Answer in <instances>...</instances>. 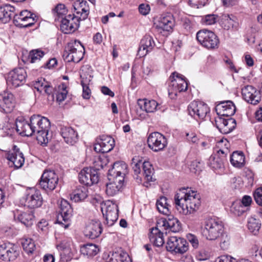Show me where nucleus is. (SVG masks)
Instances as JSON below:
<instances>
[{"mask_svg": "<svg viewBox=\"0 0 262 262\" xmlns=\"http://www.w3.org/2000/svg\"><path fill=\"white\" fill-rule=\"evenodd\" d=\"M177 209L184 215L190 214L199 208V198L196 191L189 188L180 189L174 196Z\"/></svg>", "mask_w": 262, "mask_h": 262, "instance_id": "obj_1", "label": "nucleus"}, {"mask_svg": "<svg viewBox=\"0 0 262 262\" xmlns=\"http://www.w3.org/2000/svg\"><path fill=\"white\" fill-rule=\"evenodd\" d=\"M162 228L177 232L181 230V227L178 220L172 215L160 219L157 222V226L152 228L149 234L150 242L157 247L162 246L164 243L163 233L161 232Z\"/></svg>", "mask_w": 262, "mask_h": 262, "instance_id": "obj_2", "label": "nucleus"}, {"mask_svg": "<svg viewBox=\"0 0 262 262\" xmlns=\"http://www.w3.org/2000/svg\"><path fill=\"white\" fill-rule=\"evenodd\" d=\"M224 226L221 221L215 219L210 218L207 219L202 228V234L204 237L209 241H214L222 236L223 238L221 244L225 245L229 242V238L226 234L223 233Z\"/></svg>", "mask_w": 262, "mask_h": 262, "instance_id": "obj_3", "label": "nucleus"}, {"mask_svg": "<svg viewBox=\"0 0 262 262\" xmlns=\"http://www.w3.org/2000/svg\"><path fill=\"white\" fill-rule=\"evenodd\" d=\"M132 164L134 172V177L137 183H140L142 182V175L146 181L143 184L145 187H148V182L155 181V179L153 178L154 170L150 162L148 161L142 162L139 161L138 162H134Z\"/></svg>", "mask_w": 262, "mask_h": 262, "instance_id": "obj_4", "label": "nucleus"}, {"mask_svg": "<svg viewBox=\"0 0 262 262\" xmlns=\"http://www.w3.org/2000/svg\"><path fill=\"white\" fill-rule=\"evenodd\" d=\"M84 48L79 41L75 40L68 43L63 52V57L67 61L78 63L81 61L84 55Z\"/></svg>", "mask_w": 262, "mask_h": 262, "instance_id": "obj_5", "label": "nucleus"}, {"mask_svg": "<svg viewBox=\"0 0 262 262\" xmlns=\"http://www.w3.org/2000/svg\"><path fill=\"white\" fill-rule=\"evenodd\" d=\"M198 41L208 49L217 48L220 43L218 37L212 31L207 30L199 31L196 35Z\"/></svg>", "mask_w": 262, "mask_h": 262, "instance_id": "obj_6", "label": "nucleus"}, {"mask_svg": "<svg viewBox=\"0 0 262 262\" xmlns=\"http://www.w3.org/2000/svg\"><path fill=\"white\" fill-rule=\"evenodd\" d=\"M26 78L27 73L22 68H15L5 76L7 85L14 88L23 85L25 82Z\"/></svg>", "mask_w": 262, "mask_h": 262, "instance_id": "obj_7", "label": "nucleus"}, {"mask_svg": "<svg viewBox=\"0 0 262 262\" xmlns=\"http://www.w3.org/2000/svg\"><path fill=\"white\" fill-rule=\"evenodd\" d=\"M58 182V177L54 170H46L40 178L39 185L41 189L47 191H52L55 189Z\"/></svg>", "mask_w": 262, "mask_h": 262, "instance_id": "obj_8", "label": "nucleus"}, {"mask_svg": "<svg viewBox=\"0 0 262 262\" xmlns=\"http://www.w3.org/2000/svg\"><path fill=\"white\" fill-rule=\"evenodd\" d=\"M72 212L73 209L68 202L62 200L60 203L59 213L57 215L56 223L62 225L65 228L68 227Z\"/></svg>", "mask_w": 262, "mask_h": 262, "instance_id": "obj_9", "label": "nucleus"}, {"mask_svg": "<svg viewBox=\"0 0 262 262\" xmlns=\"http://www.w3.org/2000/svg\"><path fill=\"white\" fill-rule=\"evenodd\" d=\"M209 111L208 105L201 101L192 102L188 106L189 115L196 120H203Z\"/></svg>", "mask_w": 262, "mask_h": 262, "instance_id": "obj_10", "label": "nucleus"}, {"mask_svg": "<svg viewBox=\"0 0 262 262\" xmlns=\"http://www.w3.org/2000/svg\"><path fill=\"white\" fill-rule=\"evenodd\" d=\"M147 142L148 147L155 152L163 150L167 145L166 138L159 132L151 133L147 138Z\"/></svg>", "mask_w": 262, "mask_h": 262, "instance_id": "obj_11", "label": "nucleus"}, {"mask_svg": "<svg viewBox=\"0 0 262 262\" xmlns=\"http://www.w3.org/2000/svg\"><path fill=\"white\" fill-rule=\"evenodd\" d=\"M101 211L105 219L104 224L108 226H113L118 218V206L116 204L108 202L101 207Z\"/></svg>", "mask_w": 262, "mask_h": 262, "instance_id": "obj_12", "label": "nucleus"}, {"mask_svg": "<svg viewBox=\"0 0 262 262\" xmlns=\"http://www.w3.org/2000/svg\"><path fill=\"white\" fill-rule=\"evenodd\" d=\"M3 156L9 161L10 166H14L15 169L21 168L25 162V158L23 152L15 145L13 146L12 151H5Z\"/></svg>", "mask_w": 262, "mask_h": 262, "instance_id": "obj_13", "label": "nucleus"}, {"mask_svg": "<svg viewBox=\"0 0 262 262\" xmlns=\"http://www.w3.org/2000/svg\"><path fill=\"white\" fill-rule=\"evenodd\" d=\"M36 20V16L35 14L25 10L20 12L18 15H15L13 21L17 27L27 28L32 26Z\"/></svg>", "mask_w": 262, "mask_h": 262, "instance_id": "obj_14", "label": "nucleus"}, {"mask_svg": "<svg viewBox=\"0 0 262 262\" xmlns=\"http://www.w3.org/2000/svg\"><path fill=\"white\" fill-rule=\"evenodd\" d=\"M21 202L24 206L33 209L40 207L42 204L43 199L39 190L32 189L21 200Z\"/></svg>", "mask_w": 262, "mask_h": 262, "instance_id": "obj_15", "label": "nucleus"}, {"mask_svg": "<svg viewBox=\"0 0 262 262\" xmlns=\"http://www.w3.org/2000/svg\"><path fill=\"white\" fill-rule=\"evenodd\" d=\"M115 140L110 136L103 135L96 140L94 149L97 152L107 153L114 147Z\"/></svg>", "mask_w": 262, "mask_h": 262, "instance_id": "obj_16", "label": "nucleus"}, {"mask_svg": "<svg viewBox=\"0 0 262 262\" xmlns=\"http://www.w3.org/2000/svg\"><path fill=\"white\" fill-rule=\"evenodd\" d=\"M79 182L85 185L91 186L99 181L98 172L91 167L84 168L79 173Z\"/></svg>", "mask_w": 262, "mask_h": 262, "instance_id": "obj_17", "label": "nucleus"}, {"mask_svg": "<svg viewBox=\"0 0 262 262\" xmlns=\"http://www.w3.org/2000/svg\"><path fill=\"white\" fill-rule=\"evenodd\" d=\"M80 20L74 15H68L61 20L60 30L64 34L75 32L79 27Z\"/></svg>", "mask_w": 262, "mask_h": 262, "instance_id": "obj_18", "label": "nucleus"}, {"mask_svg": "<svg viewBox=\"0 0 262 262\" xmlns=\"http://www.w3.org/2000/svg\"><path fill=\"white\" fill-rule=\"evenodd\" d=\"M214 125L221 133L227 134L235 128L236 121L235 119L231 118L225 119L222 116H217L215 119Z\"/></svg>", "mask_w": 262, "mask_h": 262, "instance_id": "obj_19", "label": "nucleus"}, {"mask_svg": "<svg viewBox=\"0 0 262 262\" xmlns=\"http://www.w3.org/2000/svg\"><path fill=\"white\" fill-rule=\"evenodd\" d=\"M242 94L245 101L253 105L259 103L261 99L260 92L251 85L244 86L242 90Z\"/></svg>", "mask_w": 262, "mask_h": 262, "instance_id": "obj_20", "label": "nucleus"}, {"mask_svg": "<svg viewBox=\"0 0 262 262\" xmlns=\"http://www.w3.org/2000/svg\"><path fill=\"white\" fill-rule=\"evenodd\" d=\"M127 166L123 161H118L113 165L112 169L108 170V175L114 179H117V182H123L124 177L127 173Z\"/></svg>", "mask_w": 262, "mask_h": 262, "instance_id": "obj_21", "label": "nucleus"}, {"mask_svg": "<svg viewBox=\"0 0 262 262\" xmlns=\"http://www.w3.org/2000/svg\"><path fill=\"white\" fill-rule=\"evenodd\" d=\"M174 25V21L172 16L167 15L162 17L156 26V28L161 33H164L166 35L169 32H172Z\"/></svg>", "mask_w": 262, "mask_h": 262, "instance_id": "obj_22", "label": "nucleus"}, {"mask_svg": "<svg viewBox=\"0 0 262 262\" xmlns=\"http://www.w3.org/2000/svg\"><path fill=\"white\" fill-rule=\"evenodd\" d=\"M218 116L230 117L233 115L236 111L233 102L230 100L222 101L215 107Z\"/></svg>", "mask_w": 262, "mask_h": 262, "instance_id": "obj_23", "label": "nucleus"}, {"mask_svg": "<svg viewBox=\"0 0 262 262\" xmlns=\"http://www.w3.org/2000/svg\"><path fill=\"white\" fill-rule=\"evenodd\" d=\"M102 231L100 222L93 220L86 225L84 230V234L85 236L91 239H95L100 236Z\"/></svg>", "mask_w": 262, "mask_h": 262, "instance_id": "obj_24", "label": "nucleus"}, {"mask_svg": "<svg viewBox=\"0 0 262 262\" xmlns=\"http://www.w3.org/2000/svg\"><path fill=\"white\" fill-rule=\"evenodd\" d=\"M39 129L36 135V139L41 143H46L48 142V132L50 128V122L49 120L44 117L41 116Z\"/></svg>", "mask_w": 262, "mask_h": 262, "instance_id": "obj_25", "label": "nucleus"}, {"mask_svg": "<svg viewBox=\"0 0 262 262\" xmlns=\"http://www.w3.org/2000/svg\"><path fill=\"white\" fill-rule=\"evenodd\" d=\"M155 45L153 38L150 35H145L140 41L138 55L140 57L145 56L153 50Z\"/></svg>", "mask_w": 262, "mask_h": 262, "instance_id": "obj_26", "label": "nucleus"}, {"mask_svg": "<svg viewBox=\"0 0 262 262\" xmlns=\"http://www.w3.org/2000/svg\"><path fill=\"white\" fill-rule=\"evenodd\" d=\"M18 255L13 246L9 243H4L1 245V259L6 261H10L15 259Z\"/></svg>", "mask_w": 262, "mask_h": 262, "instance_id": "obj_27", "label": "nucleus"}, {"mask_svg": "<svg viewBox=\"0 0 262 262\" xmlns=\"http://www.w3.org/2000/svg\"><path fill=\"white\" fill-rule=\"evenodd\" d=\"M72 246H73V243L70 239H64L57 245L58 250L62 251L60 253L61 258H63L66 261L72 258L73 255L71 247Z\"/></svg>", "mask_w": 262, "mask_h": 262, "instance_id": "obj_28", "label": "nucleus"}, {"mask_svg": "<svg viewBox=\"0 0 262 262\" xmlns=\"http://www.w3.org/2000/svg\"><path fill=\"white\" fill-rule=\"evenodd\" d=\"M73 6L76 13L80 14V16H77L80 20H85L88 17L89 7L86 1L77 0L74 3Z\"/></svg>", "mask_w": 262, "mask_h": 262, "instance_id": "obj_29", "label": "nucleus"}, {"mask_svg": "<svg viewBox=\"0 0 262 262\" xmlns=\"http://www.w3.org/2000/svg\"><path fill=\"white\" fill-rule=\"evenodd\" d=\"M60 133L67 144L73 145L78 140V134L71 127L62 126Z\"/></svg>", "mask_w": 262, "mask_h": 262, "instance_id": "obj_30", "label": "nucleus"}, {"mask_svg": "<svg viewBox=\"0 0 262 262\" xmlns=\"http://www.w3.org/2000/svg\"><path fill=\"white\" fill-rule=\"evenodd\" d=\"M3 104L1 108L5 113H9L13 110L15 100L14 95L10 92H5L3 95Z\"/></svg>", "mask_w": 262, "mask_h": 262, "instance_id": "obj_31", "label": "nucleus"}, {"mask_svg": "<svg viewBox=\"0 0 262 262\" xmlns=\"http://www.w3.org/2000/svg\"><path fill=\"white\" fill-rule=\"evenodd\" d=\"M14 218L17 220L27 227L31 226L35 218L33 211L19 213L18 211L14 213Z\"/></svg>", "mask_w": 262, "mask_h": 262, "instance_id": "obj_32", "label": "nucleus"}, {"mask_svg": "<svg viewBox=\"0 0 262 262\" xmlns=\"http://www.w3.org/2000/svg\"><path fill=\"white\" fill-rule=\"evenodd\" d=\"M15 127L16 131L24 136H31L35 133L32 127L31 122L29 123L25 120H17L15 122Z\"/></svg>", "mask_w": 262, "mask_h": 262, "instance_id": "obj_33", "label": "nucleus"}, {"mask_svg": "<svg viewBox=\"0 0 262 262\" xmlns=\"http://www.w3.org/2000/svg\"><path fill=\"white\" fill-rule=\"evenodd\" d=\"M180 76L177 72H173L170 76L169 80L170 82L168 84V91L169 96H177L178 93H180L179 90V82L178 78Z\"/></svg>", "mask_w": 262, "mask_h": 262, "instance_id": "obj_34", "label": "nucleus"}, {"mask_svg": "<svg viewBox=\"0 0 262 262\" xmlns=\"http://www.w3.org/2000/svg\"><path fill=\"white\" fill-rule=\"evenodd\" d=\"M15 126L14 120L6 116L1 127V130L3 131V134H1V135L2 136H11L14 133Z\"/></svg>", "mask_w": 262, "mask_h": 262, "instance_id": "obj_35", "label": "nucleus"}, {"mask_svg": "<svg viewBox=\"0 0 262 262\" xmlns=\"http://www.w3.org/2000/svg\"><path fill=\"white\" fill-rule=\"evenodd\" d=\"M138 105L141 110L145 111L147 113H152L156 110L158 103L154 100L139 99L138 100Z\"/></svg>", "mask_w": 262, "mask_h": 262, "instance_id": "obj_36", "label": "nucleus"}, {"mask_svg": "<svg viewBox=\"0 0 262 262\" xmlns=\"http://www.w3.org/2000/svg\"><path fill=\"white\" fill-rule=\"evenodd\" d=\"M88 188L84 186H79L71 194V199L75 202L84 200L88 196Z\"/></svg>", "mask_w": 262, "mask_h": 262, "instance_id": "obj_37", "label": "nucleus"}, {"mask_svg": "<svg viewBox=\"0 0 262 262\" xmlns=\"http://www.w3.org/2000/svg\"><path fill=\"white\" fill-rule=\"evenodd\" d=\"M117 178L114 179L113 182L106 184L105 192L107 195L114 196L120 190L123 182H117Z\"/></svg>", "mask_w": 262, "mask_h": 262, "instance_id": "obj_38", "label": "nucleus"}, {"mask_svg": "<svg viewBox=\"0 0 262 262\" xmlns=\"http://www.w3.org/2000/svg\"><path fill=\"white\" fill-rule=\"evenodd\" d=\"M14 11V7L10 5H5L1 6V23L6 24L11 19Z\"/></svg>", "mask_w": 262, "mask_h": 262, "instance_id": "obj_39", "label": "nucleus"}, {"mask_svg": "<svg viewBox=\"0 0 262 262\" xmlns=\"http://www.w3.org/2000/svg\"><path fill=\"white\" fill-rule=\"evenodd\" d=\"M230 162L236 167H242L245 165V156L243 152L234 151L230 156Z\"/></svg>", "mask_w": 262, "mask_h": 262, "instance_id": "obj_40", "label": "nucleus"}, {"mask_svg": "<svg viewBox=\"0 0 262 262\" xmlns=\"http://www.w3.org/2000/svg\"><path fill=\"white\" fill-rule=\"evenodd\" d=\"M99 249L97 246L93 244L84 245L81 247L80 252L81 254L88 257L94 256L99 252Z\"/></svg>", "mask_w": 262, "mask_h": 262, "instance_id": "obj_41", "label": "nucleus"}, {"mask_svg": "<svg viewBox=\"0 0 262 262\" xmlns=\"http://www.w3.org/2000/svg\"><path fill=\"white\" fill-rule=\"evenodd\" d=\"M156 206L158 211L164 214L168 215L170 213L169 205L166 197L161 196L157 201Z\"/></svg>", "mask_w": 262, "mask_h": 262, "instance_id": "obj_42", "label": "nucleus"}, {"mask_svg": "<svg viewBox=\"0 0 262 262\" xmlns=\"http://www.w3.org/2000/svg\"><path fill=\"white\" fill-rule=\"evenodd\" d=\"M247 226L249 231L253 234L256 235L260 228L261 223L258 219L254 217H251L248 219Z\"/></svg>", "mask_w": 262, "mask_h": 262, "instance_id": "obj_43", "label": "nucleus"}, {"mask_svg": "<svg viewBox=\"0 0 262 262\" xmlns=\"http://www.w3.org/2000/svg\"><path fill=\"white\" fill-rule=\"evenodd\" d=\"M221 23L225 29L229 30L233 28L235 20L228 14H224L221 16Z\"/></svg>", "mask_w": 262, "mask_h": 262, "instance_id": "obj_44", "label": "nucleus"}, {"mask_svg": "<svg viewBox=\"0 0 262 262\" xmlns=\"http://www.w3.org/2000/svg\"><path fill=\"white\" fill-rule=\"evenodd\" d=\"M45 52L39 49L31 50L29 54L28 59L31 63H35L40 60L44 56Z\"/></svg>", "mask_w": 262, "mask_h": 262, "instance_id": "obj_45", "label": "nucleus"}, {"mask_svg": "<svg viewBox=\"0 0 262 262\" xmlns=\"http://www.w3.org/2000/svg\"><path fill=\"white\" fill-rule=\"evenodd\" d=\"M21 245L26 253H32L35 249L34 243L31 238H24L22 239Z\"/></svg>", "mask_w": 262, "mask_h": 262, "instance_id": "obj_46", "label": "nucleus"}, {"mask_svg": "<svg viewBox=\"0 0 262 262\" xmlns=\"http://www.w3.org/2000/svg\"><path fill=\"white\" fill-rule=\"evenodd\" d=\"M176 246V249L173 251L176 253L182 254L186 252L188 249V244L183 238L179 239L178 244Z\"/></svg>", "mask_w": 262, "mask_h": 262, "instance_id": "obj_47", "label": "nucleus"}, {"mask_svg": "<svg viewBox=\"0 0 262 262\" xmlns=\"http://www.w3.org/2000/svg\"><path fill=\"white\" fill-rule=\"evenodd\" d=\"M230 211L235 215L240 216L245 212L246 208L240 202H237L233 203L231 207Z\"/></svg>", "mask_w": 262, "mask_h": 262, "instance_id": "obj_48", "label": "nucleus"}, {"mask_svg": "<svg viewBox=\"0 0 262 262\" xmlns=\"http://www.w3.org/2000/svg\"><path fill=\"white\" fill-rule=\"evenodd\" d=\"M181 237H178L177 236L169 237L166 244V248L167 250L173 252V251L175 250V249H176V245L178 244L179 239Z\"/></svg>", "mask_w": 262, "mask_h": 262, "instance_id": "obj_49", "label": "nucleus"}, {"mask_svg": "<svg viewBox=\"0 0 262 262\" xmlns=\"http://www.w3.org/2000/svg\"><path fill=\"white\" fill-rule=\"evenodd\" d=\"M107 162L108 160L106 157H99L94 161V166L92 168L98 172V170L103 168Z\"/></svg>", "mask_w": 262, "mask_h": 262, "instance_id": "obj_50", "label": "nucleus"}, {"mask_svg": "<svg viewBox=\"0 0 262 262\" xmlns=\"http://www.w3.org/2000/svg\"><path fill=\"white\" fill-rule=\"evenodd\" d=\"M41 116L37 115H34L31 117L30 122L32 124V127L34 130V132L36 134H37L38 130L39 129L40 123L41 120Z\"/></svg>", "mask_w": 262, "mask_h": 262, "instance_id": "obj_51", "label": "nucleus"}, {"mask_svg": "<svg viewBox=\"0 0 262 262\" xmlns=\"http://www.w3.org/2000/svg\"><path fill=\"white\" fill-rule=\"evenodd\" d=\"M260 250H259L258 247L257 245H253L251 248L249 249L248 254L249 256L252 259L255 260H259L260 259Z\"/></svg>", "mask_w": 262, "mask_h": 262, "instance_id": "obj_52", "label": "nucleus"}, {"mask_svg": "<svg viewBox=\"0 0 262 262\" xmlns=\"http://www.w3.org/2000/svg\"><path fill=\"white\" fill-rule=\"evenodd\" d=\"M67 10L63 4H58L56 7L53 10L54 14L58 16L59 18H62V16L67 13Z\"/></svg>", "mask_w": 262, "mask_h": 262, "instance_id": "obj_53", "label": "nucleus"}, {"mask_svg": "<svg viewBox=\"0 0 262 262\" xmlns=\"http://www.w3.org/2000/svg\"><path fill=\"white\" fill-rule=\"evenodd\" d=\"M203 164L200 161L195 160L192 161L189 165V168L191 172L196 173L202 170Z\"/></svg>", "mask_w": 262, "mask_h": 262, "instance_id": "obj_54", "label": "nucleus"}, {"mask_svg": "<svg viewBox=\"0 0 262 262\" xmlns=\"http://www.w3.org/2000/svg\"><path fill=\"white\" fill-rule=\"evenodd\" d=\"M218 16L214 14L206 15L203 18V23L206 25H212L216 23Z\"/></svg>", "mask_w": 262, "mask_h": 262, "instance_id": "obj_55", "label": "nucleus"}, {"mask_svg": "<svg viewBox=\"0 0 262 262\" xmlns=\"http://www.w3.org/2000/svg\"><path fill=\"white\" fill-rule=\"evenodd\" d=\"M47 82L45 79L40 78L34 82L33 86L39 93H43V89Z\"/></svg>", "mask_w": 262, "mask_h": 262, "instance_id": "obj_56", "label": "nucleus"}, {"mask_svg": "<svg viewBox=\"0 0 262 262\" xmlns=\"http://www.w3.org/2000/svg\"><path fill=\"white\" fill-rule=\"evenodd\" d=\"M253 196L256 204L262 206V187L258 188L255 190Z\"/></svg>", "mask_w": 262, "mask_h": 262, "instance_id": "obj_57", "label": "nucleus"}, {"mask_svg": "<svg viewBox=\"0 0 262 262\" xmlns=\"http://www.w3.org/2000/svg\"><path fill=\"white\" fill-rule=\"evenodd\" d=\"M81 79V84L82 85H89L92 81L93 76L89 74L82 73L80 75Z\"/></svg>", "mask_w": 262, "mask_h": 262, "instance_id": "obj_58", "label": "nucleus"}, {"mask_svg": "<svg viewBox=\"0 0 262 262\" xmlns=\"http://www.w3.org/2000/svg\"><path fill=\"white\" fill-rule=\"evenodd\" d=\"M184 77L180 75L178 78L179 90L180 92L185 91L187 89V83L184 79Z\"/></svg>", "mask_w": 262, "mask_h": 262, "instance_id": "obj_59", "label": "nucleus"}, {"mask_svg": "<svg viewBox=\"0 0 262 262\" xmlns=\"http://www.w3.org/2000/svg\"><path fill=\"white\" fill-rule=\"evenodd\" d=\"M48 223L46 220H41L37 225V228L39 231L46 233L48 231Z\"/></svg>", "mask_w": 262, "mask_h": 262, "instance_id": "obj_60", "label": "nucleus"}, {"mask_svg": "<svg viewBox=\"0 0 262 262\" xmlns=\"http://www.w3.org/2000/svg\"><path fill=\"white\" fill-rule=\"evenodd\" d=\"M214 262H236V259L231 256L222 255L216 258Z\"/></svg>", "mask_w": 262, "mask_h": 262, "instance_id": "obj_61", "label": "nucleus"}, {"mask_svg": "<svg viewBox=\"0 0 262 262\" xmlns=\"http://www.w3.org/2000/svg\"><path fill=\"white\" fill-rule=\"evenodd\" d=\"M44 89H43V93L46 94L49 97H51L52 100L54 99V97L53 95L54 89L52 86H51L47 82L46 85L44 86Z\"/></svg>", "mask_w": 262, "mask_h": 262, "instance_id": "obj_62", "label": "nucleus"}, {"mask_svg": "<svg viewBox=\"0 0 262 262\" xmlns=\"http://www.w3.org/2000/svg\"><path fill=\"white\" fill-rule=\"evenodd\" d=\"M188 241L191 243L194 248H197L199 246V241L196 236L189 234L187 236Z\"/></svg>", "mask_w": 262, "mask_h": 262, "instance_id": "obj_63", "label": "nucleus"}, {"mask_svg": "<svg viewBox=\"0 0 262 262\" xmlns=\"http://www.w3.org/2000/svg\"><path fill=\"white\" fill-rule=\"evenodd\" d=\"M252 202V198L247 195H244L241 201V204L245 207H249Z\"/></svg>", "mask_w": 262, "mask_h": 262, "instance_id": "obj_64", "label": "nucleus"}]
</instances>
